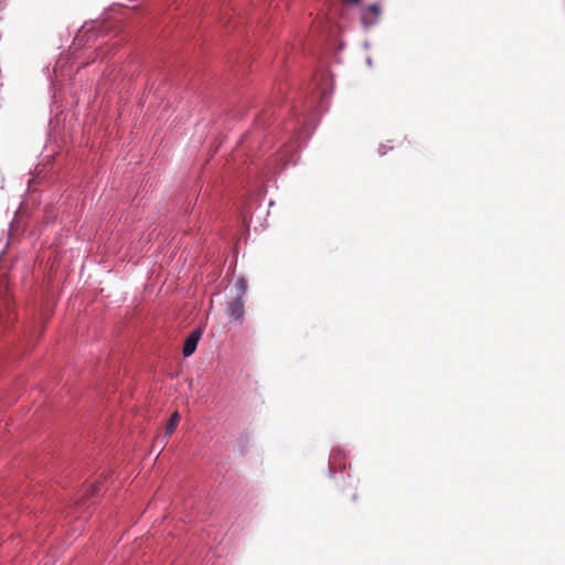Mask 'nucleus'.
<instances>
[{
    "label": "nucleus",
    "mask_w": 565,
    "mask_h": 565,
    "mask_svg": "<svg viewBox=\"0 0 565 565\" xmlns=\"http://www.w3.org/2000/svg\"><path fill=\"white\" fill-rule=\"evenodd\" d=\"M99 492V486L90 484L89 488L86 490L87 495H94Z\"/></svg>",
    "instance_id": "nucleus-5"
},
{
    "label": "nucleus",
    "mask_w": 565,
    "mask_h": 565,
    "mask_svg": "<svg viewBox=\"0 0 565 565\" xmlns=\"http://www.w3.org/2000/svg\"><path fill=\"white\" fill-rule=\"evenodd\" d=\"M180 419H181V416H180L179 412H174L171 415V417L168 420L167 426H166V436H170L174 431V429L177 428V426L180 423Z\"/></svg>",
    "instance_id": "nucleus-4"
},
{
    "label": "nucleus",
    "mask_w": 565,
    "mask_h": 565,
    "mask_svg": "<svg viewBox=\"0 0 565 565\" xmlns=\"http://www.w3.org/2000/svg\"><path fill=\"white\" fill-rule=\"evenodd\" d=\"M244 292H245V288H244V286L242 285V294H244Z\"/></svg>",
    "instance_id": "nucleus-6"
},
{
    "label": "nucleus",
    "mask_w": 565,
    "mask_h": 565,
    "mask_svg": "<svg viewBox=\"0 0 565 565\" xmlns=\"http://www.w3.org/2000/svg\"><path fill=\"white\" fill-rule=\"evenodd\" d=\"M200 338V330H194L193 332L190 333V335L185 339L183 344L182 352L184 356H190L195 352Z\"/></svg>",
    "instance_id": "nucleus-3"
},
{
    "label": "nucleus",
    "mask_w": 565,
    "mask_h": 565,
    "mask_svg": "<svg viewBox=\"0 0 565 565\" xmlns=\"http://www.w3.org/2000/svg\"><path fill=\"white\" fill-rule=\"evenodd\" d=\"M382 11L379 4H370L363 9L361 21L365 28H370L376 23Z\"/></svg>",
    "instance_id": "nucleus-2"
},
{
    "label": "nucleus",
    "mask_w": 565,
    "mask_h": 565,
    "mask_svg": "<svg viewBox=\"0 0 565 565\" xmlns=\"http://www.w3.org/2000/svg\"><path fill=\"white\" fill-rule=\"evenodd\" d=\"M226 312L232 320L242 321L244 318V300L242 296H237L227 302Z\"/></svg>",
    "instance_id": "nucleus-1"
}]
</instances>
